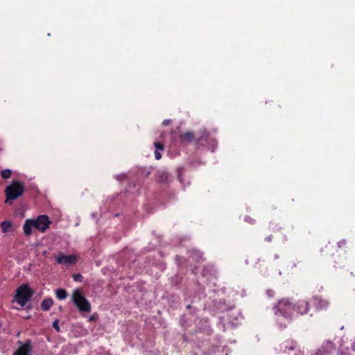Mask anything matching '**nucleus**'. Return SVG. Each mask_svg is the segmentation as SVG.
I'll use <instances>...</instances> for the list:
<instances>
[{
    "instance_id": "18",
    "label": "nucleus",
    "mask_w": 355,
    "mask_h": 355,
    "mask_svg": "<svg viewBox=\"0 0 355 355\" xmlns=\"http://www.w3.org/2000/svg\"><path fill=\"white\" fill-rule=\"evenodd\" d=\"M55 296L59 300H63L67 297V293L64 289L59 288L55 291Z\"/></svg>"
},
{
    "instance_id": "7",
    "label": "nucleus",
    "mask_w": 355,
    "mask_h": 355,
    "mask_svg": "<svg viewBox=\"0 0 355 355\" xmlns=\"http://www.w3.org/2000/svg\"><path fill=\"white\" fill-rule=\"evenodd\" d=\"M21 346L14 352L12 355H31L33 345L31 340H27L24 344L19 341Z\"/></svg>"
},
{
    "instance_id": "11",
    "label": "nucleus",
    "mask_w": 355,
    "mask_h": 355,
    "mask_svg": "<svg viewBox=\"0 0 355 355\" xmlns=\"http://www.w3.org/2000/svg\"><path fill=\"white\" fill-rule=\"evenodd\" d=\"M33 227H35L34 219H26L23 225L24 234L29 236L33 232Z\"/></svg>"
},
{
    "instance_id": "23",
    "label": "nucleus",
    "mask_w": 355,
    "mask_h": 355,
    "mask_svg": "<svg viewBox=\"0 0 355 355\" xmlns=\"http://www.w3.org/2000/svg\"><path fill=\"white\" fill-rule=\"evenodd\" d=\"M245 220L250 224H254L255 223V220L250 216H245Z\"/></svg>"
},
{
    "instance_id": "19",
    "label": "nucleus",
    "mask_w": 355,
    "mask_h": 355,
    "mask_svg": "<svg viewBox=\"0 0 355 355\" xmlns=\"http://www.w3.org/2000/svg\"><path fill=\"white\" fill-rule=\"evenodd\" d=\"M11 171L10 169H5L1 171V176L3 179H8L11 176Z\"/></svg>"
},
{
    "instance_id": "12",
    "label": "nucleus",
    "mask_w": 355,
    "mask_h": 355,
    "mask_svg": "<svg viewBox=\"0 0 355 355\" xmlns=\"http://www.w3.org/2000/svg\"><path fill=\"white\" fill-rule=\"evenodd\" d=\"M179 138L181 141H187L191 143L196 141V135L193 132L187 131L184 133H182L179 135Z\"/></svg>"
},
{
    "instance_id": "26",
    "label": "nucleus",
    "mask_w": 355,
    "mask_h": 355,
    "mask_svg": "<svg viewBox=\"0 0 355 355\" xmlns=\"http://www.w3.org/2000/svg\"><path fill=\"white\" fill-rule=\"evenodd\" d=\"M155 157L156 159H159L162 157V154L160 153H159L157 150H155Z\"/></svg>"
},
{
    "instance_id": "10",
    "label": "nucleus",
    "mask_w": 355,
    "mask_h": 355,
    "mask_svg": "<svg viewBox=\"0 0 355 355\" xmlns=\"http://www.w3.org/2000/svg\"><path fill=\"white\" fill-rule=\"evenodd\" d=\"M312 302L318 311L327 310L329 306V302L328 300L317 295L313 297Z\"/></svg>"
},
{
    "instance_id": "13",
    "label": "nucleus",
    "mask_w": 355,
    "mask_h": 355,
    "mask_svg": "<svg viewBox=\"0 0 355 355\" xmlns=\"http://www.w3.org/2000/svg\"><path fill=\"white\" fill-rule=\"evenodd\" d=\"M336 246L329 243L321 249V253L323 256H334V250H336Z\"/></svg>"
},
{
    "instance_id": "20",
    "label": "nucleus",
    "mask_w": 355,
    "mask_h": 355,
    "mask_svg": "<svg viewBox=\"0 0 355 355\" xmlns=\"http://www.w3.org/2000/svg\"><path fill=\"white\" fill-rule=\"evenodd\" d=\"M73 279L76 282H81L83 279V277L80 273H76L73 275Z\"/></svg>"
},
{
    "instance_id": "25",
    "label": "nucleus",
    "mask_w": 355,
    "mask_h": 355,
    "mask_svg": "<svg viewBox=\"0 0 355 355\" xmlns=\"http://www.w3.org/2000/svg\"><path fill=\"white\" fill-rule=\"evenodd\" d=\"M171 123V119H165L162 122V125L167 126V125H170Z\"/></svg>"
},
{
    "instance_id": "22",
    "label": "nucleus",
    "mask_w": 355,
    "mask_h": 355,
    "mask_svg": "<svg viewBox=\"0 0 355 355\" xmlns=\"http://www.w3.org/2000/svg\"><path fill=\"white\" fill-rule=\"evenodd\" d=\"M53 327L58 331L59 332L60 331V326H59V321L58 320H55V321H53Z\"/></svg>"
},
{
    "instance_id": "15",
    "label": "nucleus",
    "mask_w": 355,
    "mask_h": 355,
    "mask_svg": "<svg viewBox=\"0 0 355 355\" xmlns=\"http://www.w3.org/2000/svg\"><path fill=\"white\" fill-rule=\"evenodd\" d=\"M3 233H8L12 231V223L10 220H3L0 223Z\"/></svg>"
},
{
    "instance_id": "4",
    "label": "nucleus",
    "mask_w": 355,
    "mask_h": 355,
    "mask_svg": "<svg viewBox=\"0 0 355 355\" xmlns=\"http://www.w3.org/2000/svg\"><path fill=\"white\" fill-rule=\"evenodd\" d=\"M71 298L73 302L80 311L86 313L91 311V304L85 298L80 290H75L72 294Z\"/></svg>"
},
{
    "instance_id": "9",
    "label": "nucleus",
    "mask_w": 355,
    "mask_h": 355,
    "mask_svg": "<svg viewBox=\"0 0 355 355\" xmlns=\"http://www.w3.org/2000/svg\"><path fill=\"white\" fill-rule=\"evenodd\" d=\"M209 139V132L206 129H201L197 133L196 143L200 146H205L208 144Z\"/></svg>"
},
{
    "instance_id": "27",
    "label": "nucleus",
    "mask_w": 355,
    "mask_h": 355,
    "mask_svg": "<svg viewBox=\"0 0 355 355\" xmlns=\"http://www.w3.org/2000/svg\"><path fill=\"white\" fill-rule=\"evenodd\" d=\"M272 236L270 235L268 236H266L264 240L266 242H270L272 241Z\"/></svg>"
},
{
    "instance_id": "21",
    "label": "nucleus",
    "mask_w": 355,
    "mask_h": 355,
    "mask_svg": "<svg viewBox=\"0 0 355 355\" xmlns=\"http://www.w3.org/2000/svg\"><path fill=\"white\" fill-rule=\"evenodd\" d=\"M154 146L157 150H164V144L161 142L155 141Z\"/></svg>"
},
{
    "instance_id": "24",
    "label": "nucleus",
    "mask_w": 355,
    "mask_h": 355,
    "mask_svg": "<svg viewBox=\"0 0 355 355\" xmlns=\"http://www.w3.org/2000/svg\"><path fill=\"white\" fill-rule=\"evenodd\" d=\"M340 262L337 261H334L335 263L336 264H338V266H335V267H338V268H341L344 266V261L342 260V259L340 258Z\"/></svg>"
},
{
    "instance_id": "16",
    "label": "nucleus",
    "mask_w": 355,
    "mask_h": 355,
    "mask_svg": "<svg viewBox=\"0 0 355 355\" xmlns=\"http://www.w3.org/2000/svg\"><path fill=\"white\" fill-rule=\"evenodd\" d=\"M170 182V176L167 172L162 171L158 174V182L161 184H167Z\"/></svg>"
},
{
    "instance_id": "17",
    "label": "nucleus",
    "mask_w": 355,
    "mask_h": 355,
    "mask_svg": "<svg viewBox=\"0 0 355 355\" xmlns=\"http://www.w3.org/2000/svg\"><path fill=\"white\" fill-rule=\"evenodd\" d=\"M53 304V300L51 297L44 299L41 304V309L44 311H49Z\"/></svg>"
},
{
    "instance_id": "14",
    "label": "nucleus",
    "mask_w": 355,
    "mask_h": 355,
    "mask_svg": "<svg viewBox=\"0 0 355 355\" xmlns=\"http://www.w3.org/2000/svg\"><path fill=\"white\" fill-rule=\"evenodd\" d=\"M332 348V343H329L327 346H322L316 352L315 355H329Z\"/></svg>"
},
{
    "instance_id": "5",
    "label": "nucleus",
    "mask_w": 355,
    "mask_h": 355,
    "mask_svg": "<svg viewBox=\"0 0 355 355\" xmlns=\"http://www.w3.org/2000/svg\"><path fill=\"white\" fill-rule=\"evenodd\" d=\"M35 228L41 232H45L49 227L51 221L49 218L46 215H40L35 220H34Z\"/></svg>"
},
{
    "instance_id": "6",
    "label": "nucleus",
    "mask_w": 355,
    "mask_h": 355,
    "mask_svg": "<svg viewBox=\"0 0 355 355\" xmlns=\"http://www.w3.org/2000/svg\"><path fill=\"white\" fill-rule=\"evenodd\" d=\"M295 312L297 314L303 315L308 314L310 311V304L307 300H299L294 304Z\"/></svg>"
},
{
    "instance_id": "2",
    "label": "nucleus",
    "mask_w": 355,
    "mask_h": 355,
    "mask_svg": "<svg viewBox=\"0 0 355 355\" xmlns=\"http://www.w3.org/2000/svg\"><path fill=\"white\" fill-rule=\"evenodd\" d=\"M24 192V186L23 183L19 181H12L5 189V194L6 200L5 202H8L10 200H15L19 196H22Z\"/></svg>"
},
{
    "instance_id": "3",
    "label": "nucleus",
    "mask_w": 355,
    "mask_h": 355,
    "mask_svg": "<svg viewBox=\"0 0 355 355\" xmlns=\"http://www.w3.org/2000/svg\"><path fill=\"white\" fill-rule=\"evenodd\" d=\"M33 291L26 284H23L17 288L15 296L16 302L21 306H24L30 301Z\"/></svg>"
},
{
    "instance_id": "8",
    "label": "nucleus",
    "mask_w": 355,
    "mask_h": 355,
    "mask_svg": "<svg viewBox=\"0 0 355 355\" xmlns=\"http://www.w3.org/2000/svg\"><path fill=\"white\" fill-rule=\"evenodd\" d=\"M56 263L59 264L71 265L77 261V257L75 254L66 255L60 253L55 259Z\"/></svg>"
},
{
    "instance_id": "1",
    "label": "nucleus",
    "mask_w": 355,
    "mask_h": 355,
    "mask_svg": "<svg viewBox=\"0 0 355 355\" xmlns=\"http://www.w3.org/2000/svg\"><path fill=\"white\" fill-rule=\"evenodd\" d=\"M273 309L276 315H280L288 321L292 320L295 313L294 304L288 298L279 300Z\"/></svg>"
}]
</instances>
